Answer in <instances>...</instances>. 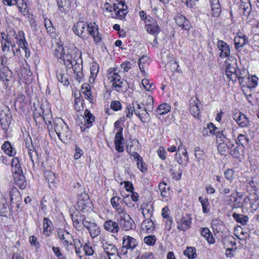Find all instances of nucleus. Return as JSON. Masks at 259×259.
Masks as SVG:
<instances>
[{"mask_svg":"<svg viewBox=\"0 0 259 259\" xmlns=\"http://www.w3.org/2000/svg\"><path fill=\"white\" fill-rule=\"evenodd\" d=\"M195 156L197 159L198 162L200 163L201 160L203 159L204 156L203 151L201 150L198 147H197L194 149Z\"/></svg>","mask_w":259,"mask_h":259,"instance_id":"nucleus-58","label":"nucleus"},{"mask_svg":"<svg viewBox=\"0 0 259 259\" xmlns=\"http://www.w3.org/2000/svg\"><path fill=\"white\" fill-rule=\"evenodd\" d=\"M170 109L171 108L169 104L167 103H163L158 106L156 110V112L157 114L160 115H164L169 112Z\"/></svg>","mask_w":259,"mask_h":259,"instance_id":"nucleus-41","label":"nucleus"},{"mask_svg":"<svg viewBox=\"0 0 259 259\" xmlns=\"http://www.w3.org/2000/svg\"><path fill=\"white\" fill-rule=\"evenodd\" d=\"M14 180L16 185L21 189H24L26 187L27 183L25 178L22 174L14 175Z\"/></svg>","mask_w":259,"mask_h":259,"instance_id":"nucleus-30","label":"nucleus"},{"mask_svg":"<svg viewBox=\"0 0 259 259\" xmlns=\"http://www.w3.org/2000/svg\"><path fill=\"white\" fill-rule=\"evenodd\" d=\"M201 234L209 244H213L215 242L214 238L210 230L207 228L201 229Z\"/></svg>","mask_w":259,"mask_h":259,"instance_id":"nucleus-36","label":"nucleus"},{"mask_svg":"<svg viewBox=\"0 0 259 259\" xmlns=\"http://www.w3.org/2000/svg\"><path fill=\"white\" fill-rule=\"evenodd\" d=\"M233 217L237 222L241 224L242 225H246L249 220L248 217L247 216L242 214L234 213L233 214Z\"/></svg>","mask_w":259,"mask_h":259,"instance_id":"nucleus-42","label":"nucleus"},{"mask_svg":"<svg viewBox=\"0 0 259 259\" xmlns=\"http://www.w3.org/2000/svg\"><path fill=\"white\" fill-rule=\"evenodd\" d=\"M142 83L145 90L148 91H152L154 88L153 85L150 82V81L148 79H142Z\"/></svg>","mask_w":259,"mask_h":259,"instance_id":"nucleus-61","label":"nucleus"},{"mask_svg":"<svg viewBox=\"0 0 259 259\" xmlns=\"http://www.w3.org/2000/svg\"><path fill=\"white\" fill-rule=\"evenodd\" d=\"M26 148L28 149V154L30 160L34 164L33 157L37 156L36 152L32 145L28 144H26Z\"/></svg>","mask_w":259,"mask_h":259,"instance_id":"nucleus-49","label":"nucleus"},{"mask_svg":"<svg viewBox=\"0 0 259 259\" xmlns=\"http://www.w3.org/2000/svg\"><path fill=\"white\" fill-rule=\"evenodd\" d=\"M122 245L124 248L133 250L136 247L137 243L134 238L130 236H124L122 239Z\"/></svg>","mask_w":259,"mask_h":259,"instance_id":"nucleus-26","label":"nucleus"},{"mask_svg":"<svg viewBox=\"0 0 259 259\" xmlns=\"http://www.w3.org/2000/svg\"><path fill=\"white\" fill-rule=\"evenodd\" d=\"M177 162L180 164L183 163L184 160L186 162L189 161V158L186 147L180 141V144L178 148V152L176 154Z\"/></svg>","mask_w":259,"mask_h":259,"instance_id":"nucleus-10","label":"nucleus"},{"mask_svg":"<svg viewBox=\"0 0 259 259\" xmlns=\"http://www.w3.org/2000/svg\"><path fill=\"white\" fill-rule=\"evenodd\" d=\"M17 5L19 11L24 15L28 12V7L24 0H17L15 3Z\"/></svg>","mask_w":259,"mask_h":259,"instance_id":"nucleus-44","label":"nucleus"},{"mask_svg":"<svg viewBox=\"0 0 259 259\" xmlns=\"http://www.w3.org/2000/svg\"><path fill=\"white\" fill-rule=\"evenodd\" d=\"M135 114L143 122H147L149 119V115L144 106L142 103H139L138 102H133Z\"/></svg>","mask_w":259,"mask_h":259,"instance_id":"nucleus-5","label":"nucleus"},{"mask_svg":"<svg viewBox=\"0 0 259 259\" xmlns=\"http://www.w3.org/2000/svg\"><path fill=\"white\" fill-rule=\"evenodd\" d=\"M84 122L81 123L80 129L82 132L84 131L86 128H89L92 125L93 123L95 121V117L91 113V112L86 110L84 113V116L83 117Z\"/></svg>","mask_w":259,"mask_h":259,"instance_id":"nucleus-18","label":"nucleus"},{"mask_svg":"<svg viewBox=\"0 0 259 259\" xmlns=\"http://www.w3.org/2000/svg\"><path fill=\"white\" fill-rule=\"evenodd\" d=\"M125 113L126 115V116L127 118H131L133 115V113H135V109L134 107H133V103L130 104L125 108Z\"/></svg>","mask_w":259,"mask_h":259,"instance_id":"nucleus-57","label":"nucleus"},{"mask_svg":"<svg viewBox=\"0 0 259 259\" xmlns=\"http://www.w3.org/2000/svg\"><path fill=\"white\" fill-rule=\"evenodd\" d=\"M145 28L149 33L153 35L158 34L161 30L157 21L152 18H149L146 22Z\"/></svg>","mask_w":259,"mask_h":259,"instance_id":"nucleus-13","label":"nucleus"},{"mask_svg":"<svg viewBox=\"0 0 259 259\" xmlns=\"http://www.w3.org/2000/svg\"><path fill=\"white\" fill-rule=\"evenodd\" d=\"M108 79L117 91L119 92L121 90L123 81L121 80V77L118 73L109 72L108 75Z\"/></svg>","mask_w":259,"mask_h":259,"instance_id":"nucleus-15","label":"nucleus"},{"mask_svg":"<svg viewBox=\"0 0 259 259\" xmlns=\"http://www.w3.org/2000/svg\"><path fill=\"white\" fill-rule=\"evenodd\" d=\"M124 7L127 8V6L125 4L124 0H116L113 4V10L124 8Z\"/></svg>","mask_w":259,"mask_h":259,"instance_id":"nucleus-59","label":"nucleus"},{"mask_svg":"<svg viewBox=\"0 0 259 259\" xmlns=\"http://www.w3.org/2000/svg\"><path fill=\"white\" fill-rule=\"evenodd\" d=\"M87 26L89 33L93 37L96 43L100 42L102 38L98 31V26L95 23L90 22Z\"/></svg>","mask_w":259,"mask_h":259,"instance_id":"nucleus-17","label":"nucleus"},{"mask_svg":"<svg viewBox=\"0 0 259 259\" xmlns=\"http://www.w3.org/2000/svg\"><path fill=\"white\" fill-rule=\"evenodd\" d=\"M99 66L97 64H93L91 68V78L94 80L99 71Z\"/></svg>","mask_w":259,"mask_h":259,"instance_id":"nucleus-62","label":"nucleus"},{"mask_svg":"<svg viewBox=\"0 0 259 259\" xmlns=\"http://www.w3.org/2000/svg\"><path fill=\"white\" fill-rule=\"evenodd\" d=\"M221 226L222 223L219 220L215 219L212 221L211 227L212 229L216 231L217 232H219L221 231Z\"/></svg>","mask_w":259,"mask_h":259,"instance_id":"nucleus-60","label":"nucleus"},{"mask_svg":"<svg viewBox=\"0 0 259 259\" xmlns=\"http://www.w3.org/2000/svg\"><path fill=\"white\" fill-rule=\"evenodd\" d=\"M87 25L83 21H78L73 27L74 33L80 37H83V33Z\"/></svg>","mask_w":259,"mask_h":259,"instance_id":"nucleus-28","label":"nucleus"},{"mask_svg":"<svg viewBox=\"0 0 259 259\" xmlns=\"http://www.w3.org/2000/svg\"><path fill=\"white\" fill-rule=\"evenodd\" d=\"M117 222L119 226L124 231H129L135 228V224L133 219L125 211L116 215Z\"/></svg>","mask_w":259,"mask_h":259,"instance_id":"nucleus-3","label":"nucleus"},{"mask_svg":"<svg viewBox=\"0 0 259 259\" xmlns=\"http://www.w3.org/2000/svg\"><path fill=\"white\" fill-rule=\"evenodd\" d=\"M123 128H120L119 130L118 131L115 136V144H123L124 138L122 135Z\"/></svg>","mask_w":259,"mask_h":259,"instance_id":"nucleus-51","label":"nucleus"},{"mask_svg":"<svg viewBox=\"0 0 259 259\" xmlns=\"http://www.w3.org/2000/svg\"><path fill=\"white\" fill-rule=\"evenodd\" d=\"M239 11L244 15H248L251 11V5L249 0H241L239 5Z\"/></svg>","mask_w":259,"mask_h":259,"instance_id":"nucleus-31","label":"nucleus"},{"mask_svg":"<svg viewBox=\"0 0 259 259\" xmlns=\"http://www.w3.org/2000/svg\"><path fill=\"white\" fill-rule=\"evenodd\" d=\"M103 227L106 231L113 234H117L120 229L118 222L111 220L106 221L104 222Z\"/></svg>","mask_w":259,"mask_h":259,"instance_id":"nucleus-20","label":"nucleus"},{"mask_svg":"<svg viewBox=\"0 0 259 259\" xmlns=\"http://www.w3.org/2000/svg\"><path fill=\"white\" fill-rule=\"evenodd\" d=\"M167 66L169 67L172 72L178 71L179 68V65L175 60H172L168 62Z\"/></svg>","mask_w":259,"mask_h":259,"instance_id":"nucleus-64","label":"nucleus"},{"mask_svg":"<svg viewBox=\"0 0 259 259\" xmlns=\"http://www.w3.org/2000/svg\"><path fill=\"white\" fill-rule=\"evenodd\" d=\"M258 78L256 76H252L251 77H247L244 80V84H242V87H247L248 88H255L258 83Z\"/></svg>","mask_w":259,"mask_h":259,"instance_id":"nucleus-33","label":"nucleus"},{"mask_svg":"<svg viewBox=\"0 0 259 259\" xmlns=\"http://www.w3.org/2000/svg\"><path fill=\"white\" fill-rule=\"evenodd\" d=\"M57 78L59 82L65 85H68L69 84L68 80V75L64 68H59L56 72Z\"/></svg>","mask_w":259,"mask_h":259,"instance_id":"nucleus-25","label":"nucleus"},{"mask_svg":"<svg viewBox=\"0 0 259 259\" xmlns=\"http://www.w3.org/2000/svg\"><path fill=\"white\" fill-rule=\"evenodd\" d=\"M192 219L189 214H182L177 218V228L183 231H185L191 227Z\"/></svg>","mask_w":259,"mask_h":259,"instance_id":"nucleus-6","label":"nucleus"},{"mask_svg":"<svg viewBox=\"0 0 259 259\" xmlns=\"http://www.w3.org/2000/svg\"><path fill=\"white\" fill-rule=\"evenodd\" d=\"M57 236L66 247H69V245H72L73 237L71 234L66 230L62 229H58Z\"/></svg>","mask_w":259,"mask_h":259,"instance_id":"nucleus-9","label":"nucleus"},{"mask_svg":"<svg viewBox=\"0 0 259 259\" xmlns=\"http://www.w3.org/2000/svg\"><path fill=\"white\" fill-rule=\"evenodd\" d=\"M231 189L227 185V184L224 182L221 185L219 189V192L221 195H222L223 198L228 196L227 195L230 192Z\"/></svg>","mask_w":259,"mask_h":259,"instance_id":"nucleus-48","label":"nucleus"},{"mask_svg":"<svg viewBox=\"0 0 259 259\" xmlns=\"http://www.w3.org/2000/svg\"><path fill=\"white\" fill-rule=\"evenodd\" d=\"M44 177L48 182L49 187L53 189L56 187L57 184V180L55 174L50 170H47L45 171Z\"/></svg>","mask_w":259,"mask_h":259,"instance_id":"nucleus-23","label":"nucleus"},{"mask_svg":"<svg viewBox=\"0 0 259 259\" xmlns=\"http://www.w3.org/2000/svg\"><path fill=\"white\" fill-rule=\"evenodd\" d=\"M236 74L237 75L236 80L238 79L239 80L240 85L244 84V80H245L247 77V71L245 69H238Z\"/></svg>","mask_w":259,"mask_h":259,"instance_id":"nucleus-40","label":"nucleus"},{"mask_svg":"<svg viewBox=\"0 0 259 259\" xmlns=\"http://www.w3.org/2000/svg\"><path fill=\"white\" fill-rule=\"evenodd\" d=\"M234 171L232 169H227L224 172V176L225 179L229 181L230 183L232 182L234 179Z\"/></svg>","mask_w":259,"mask_h":259,"instance_id":"nucleus-54","label":"nucleus"},{"mask_svg":"<svg viewBox=\"0 0 259 259\" xmlns=\"http://www.w3.org/2000/svg\"><path fill=\"white\" fill-rule=\"evenodd\" d=\"M11 72L8 69H5L4 71L0 72V78L3 80H9L11 77Z\"/></svg>","mask_w":259,"mask_h":259,"instance_id":"nucleus-56","label":"nucleus"},{"mask_svg":"<svg viewBox=\"0 0 259 259\" xmlns=\"http://www.w3.org/2000/svg\"><path fill=\"white\" fill-rule=\"evenodd\" d=\"M198 200L201 204L203 212L204 213H208L210 210V203L208 199L207 198L199 196Z\"/></svg>","mask_w":259,"mask_h":259,"instance_id":"nucleus-39","label":"nucleus"},{"mask_svg":"<svg viewBox=\"0 0 259 259\" xmlns=\"http://www.w3.org/2000/svg\"><path fill=\"white\" fill-rule=\"evenodd\" d=\"M217 47L221 51L220 57L221 58L230 57V49L229 46L223 40L217 42Z\"/></svg>","mask_w":259,"mask_h":259,"instance_id":"nucleus-22","label":"nucleus"},{"mask_svg":"<svg viewBox=\"0 0 259 259\" xmlns=\"http://www.w3.org/2000/svg\"><path fill=\"white\" fill-rule=\"evenodd\" d=\"M224 200L234 208H240L243 206L242 195L238 192L236 194H231L230 196L225 197Z\"/></svg>","mask_w":259,"mask_h":259,"instance_id":"nucleus-8","label":"nucleus"},{"mask_svg":"<svg viewBox=\"0 0 259 259\" xmlns=\"http://www.w3.org/2000/svg\"><path fill=\"white\" fill-rule=\"evenodd\" d=\"M55 131L59 138L63 142L71 139V133L69 127L61 118H56L53 121Z\"/></svg>","mask_w":259,"mask_h":259,"instance_id":"nucleus-1","label":"nucleus"},{"mask_svg":"<svg viewBox=\"0 0 259 259\" xmlns=\"http://www.w3.org/2000/svg\"><path fill=\"white\" fill-rule=\"evenodd\" d=\"M103 248L109 259H120L117 248L114 245L104 243Z\"/></svg>","mask_w":259,"mask_h":259,"instance_id":"nucleus-11","label":"nucleus"},{"mask_svg":"<svg viewBox=\"0 0 259 259\" xmlns=\"http://www.w3.org/2000/svg\"><path fill=\"white\" fill-rule=\"evenodd\" d=\"M110 107L114 111H119L121 109V104L119 101H113L111 103Z\"/></svg>","mask_w":259,"mask_h":259,"instance_id":"nucleus-63","label":"nucleus"},{"mask_svg":"<svg viewBox=\"0 0 259 259\" xmlns=\"http://www.w3.org/2000/svg\"><path fill=\"white\" fill-rule=\"evenodd\" d=\"M71 217L73 226L77 230L79 229L81 227V222L82 223V221L85 220L82 219L81 214L79 212L76 214H72Z\"/></svg>","mask_w":259,"mask_h":259,"instance_id":"nucleus-38","label":"nucleus"},{"mask_svg":"<svg viewBox=\"0 0 259 259\" xmlns=\"http://www.w3.org/2000/svg\"><path fill=\"white\" fill-rule=\"evenodd\" d=\"M2 46L3 47V51L5 52H7L6 54L4 55V59L5 58L6 60H7L8 56H9V53L10 54L9 56L12 55L13 56H15V52L12 50V52L10 51L9 49V42L7 41L6 40H3L2 41Z\"/></svg>","mask_w":259,"mask_h":259,"instance_id":"nucleus-43","label":"nucleus"},{"mask_svg":"<svg viewBox=\"0 0 259 259\" xmlns=\"http://www.w3.org/2000/svg\"><path fill=\"white\" fill-rule=\"evenodd\" d=\"M211 8L212 16L218 17L221 12V8L219 1L212 0L211 3Z\"/></svg>","mask_w":259,"mask_h":259,"instance_id":"nucleus-35","label":"nucleus"},{"mask_svg":"<svg viewBox=\"0 0 259 259\" xmlns=\"http://www.w3.org/2000/svg\"><path fill=\"white\" fill-rule=\"evenodd\" d=\"M177 24L183 29L189 30L191 25L189 20L183 15L178 14L175 18Z\"/></svg>","mask_w":259,"mask_h":259,"instance_id":"nucleus-24","label":"nucleus"},{"mask_svg":"<svg viewBox=\"0 0 259 259\" xmlns=\"http://www.w3.org/2000/svg\"><path fill=\"white\" fill-rule=\"evenodd\" d=\"M110 203L115 210L116 215H117L120 213H123L126 211V209L124 207H122L120 205L121 203V198L118 196H114L111 198L110 200Z\"/></svg>","mask_w":259,"mask_h":259,"instance_id":"nucleus-19","label":"nucleus"},{"mask_svg":"<svg viewBox=\"0 0 259 259\" xmlns=\"http://www.w3.org/2000/svg\"><path fill=\"white\" fill-rule=\"evenodd\" d=\"M154 228V223L150 219L145 220L141 224L142 231L144 233H151Z\"/></svg>","mask_w":259,"mask_h":259,"instance_id":"nucleus-29","label":"nucleus"},{"mask_svg":"<svg viewBox=\"0 0 259 259\" xmlns=\"http://www.w3.org/2000/svg\"><path fill=\"white\" fill-rule=\"evenodd\" d=\"M16 39L19 47L24 51L25 57L26 58L29 57L30 56V52L28 48V44L25 40L24 32L19 31L17 34Z\"/></svg>","mask_w":259,"mask_h":259,"instance_id":"nucleus-12","label":"nucleus"},{"mask_svg":"<svg viewBox=\"0 0 259 259\" xmlns=\"http://www.w3.org/2000/svg\"><path fill=\"white\" fill-rule=\"evenodd\" d=\"M80 56L81 54L79 50L73 46L65 50L62 60L64 61L65 66L70 68L74 63L76 62Z\"/></svg>","mask_w":259,"mask_h":259,"instance_id":"nucleus-2","label":"nucleus"},{"mask_svg":"<svg viewBox=\"0 0 259 259\" xmlns=\"http://www.w3.org/2000/svg\"><path fill=\"white\" fill-rule=\"evenodd\" d=\"M218 149L221 155H225L228 152V147L224 142H222V143H219L218 144Z\"/></svg>","mask_w":259,"mask_h":259,"instance_id":"nucleus-52","label":"nucleus"},{"mask_svg":"<svg viewBox=\"0 0 259 259\" xmlns=\"http://www.w3.org/2000/svg\"><path fill=\"white\" fill-rule=\"evenodd\" d=\"M78 209L84 212L92 210V203L89 195L86 193L82 194L77 201Z\"/></svg>","mask_w":259,"mask_h":259,"instance_id":"nucleus-7","label":"nucleus"},{"mask_svg":"<svg viewBox=\"0 0 259 259\" xmlns=\"http://www.w3.org/2000/svg\"><path fill=\"white\" fill-rule=\"evenodd\" d=\"M148 58L147 56H143L140 59L139 61V68L143 75H146V72L145 70L146 67V63L148 61Z\"/></svg>","mask_w":259,"mask_h":259,"instance_id":"nucleus-47","label":"nucleus"},{"mask_svg":"<svg viewBox=\"0 0 259 259\" xmlns=\"http://www.w3.org/2000/svg\"><path fill=\"white\" fill-rule=\"evenodd\" d=\"M156 240V237L154 235H149L144 239V243L150 246H153L155 244Z\"/></svg>","mask_w":259,"mask_h":259,"instance_id":"nucleus-55","label":"nucleus"},{"mask_svg":"<svg viewBox=\"0 0 259 259\" xmlns=\"http://www.w3.org/2000/svg\"><path fill=\"white\" fill-rule=\"evenodd\" d=\"M159 188L160 191L161 195L163 198V200H168L170 195V187L167 186L166 183L161 182L159 184Z\"/></svg>","mask_w":259,"mask_h":259,"instance_id":"nucleus-27","label":"nucleus"},{"mask_svg":"<svg viewBox=\"0 0 259 259\" xmlns=\"http://www.w3.org/2000/svg\"><path fill=\"white\" fill-rule=\"evenodd\" d=\"M227 64L226 74L230 80L236 81V73L238 69L235 58L233 57L228 58L225 61Z\"/></svg>","mask_w":259,"mask_h":259,"instance_id":"nucleus-4","label":"nucleus"},{"mask_svg":"<svg viewBox=\"0 0 259 259\" xmlns=\"http://www.w3.org/2000/svg\"><path fill=\"white\" fill-rule=\"evenodd\" d=\"M43 232L47 236H50L52 234V222L47 218L43 220Z\"/></svg>","mask_w":259,"mask_h":259,"instance_id":"nucleus-37","label":"nucleus"},{"mask_svg":"<svg viewBox=\"0 0 259 259\" xmlns=\"http://www.w3.org/2000/svg\"><path fill=\"white\" fill-rule=\"evenodd\" d=\"M184 254L189 259H194L196 257V249L192 247H187L184 250Z\"/></svg>","mask_w":259,"mask_h":259,"instance_id":"nucleus-45","label":"nucleus"},{"mask_svg":"<svg viewBox=\"0 0 259 259\" xmlns=\"http://www.w3.org/2000/svg\"><path fill=\"white\" fill-rule=\"evenodd\" d=\"M113 11L115 12L116 18L122 20L125 19V17L127 13V8L124 7V8H120V9H116Z\"/></svg>","mask_w":259,"mask_h":259,"instance_id":"nucleus-46","label":"nucleus"},{"mask_svg":"<svg viewBox=\"0 0 259 259\" xmlns=\"http://www.w3.org/2000/svg\"><path fill=\"white\" fill-rule=\"evenodd\" d=\"M58 8L61 12H63L64 7H68L70 6V2L69 0H57Z\"/></svg>","mask_w":259,"mask_h":259,"instance_id":"nucleus-53","label":"nucleus"},{"mask_svg":"<svg viewBox=\"0 0 259 259\" xmlns=\"http://www.w3.org/2000/svg\"><path fill=\"white\" fill-rule=\"evenodd\" d=\"M1 148L4 152L10 156H14L16 153L15 149L12 146L11 143L8 141H5Z\"/></svg>","mask_w":259,"mask_h":259,"instance_id":"nucleus-34","label":"nucleus"},{"mask_svg":"<svg viewBox=\"0 0 259 259\" xmlns=\"http://www.w3.org/2000/svg\"><path fill=\"white\" fill-rule=\"evenodd\" d=\"M82 224L89 231L91 237L95 238L100 234V227L96 224L83 220Z\"/></svg>","mask_w":259,"mask_h":259,"instance_id":"nucleus-16","label":"nucleus"},{"mask_svg":"<svg viewBox=\"0 0 259 259\" xmlns=\"http://www.w3.org/2000/svg\"><path fill=\"white\" fill-rule=\"evenodd\" d=\"M248 42V38L245 35H237L234 38V43L237 49L243 47Z\"/></svg>","mask_w":259,"mask_h":259,"instance_id":"nucleus-32","label":"nucleus"},{"mask_svg":"<svg viewBox=\"0 0 259 259\" xmlns=\"http://www.w3.org/2000/svg\"><path fill=\"white\" fill-rule=\"evenodd\" d=\"M233 118L238 124L242 127H247L249 125V121L247 117L240 112L234 113Z\"/></svg>","mask_w":259,"mask_h":259,"instance_id":"nucleus-21","label":"nucleus"},{"mask_svg":"<svg viewBox=\"0 0 259 259\" xmlns=\"http://www.w3.org/2000/svg\"><path fill=\"white\" fill-rule=\"evenodd\" d=\"M201 103L196 97H192L189 101V110L195 118L198 117L200 113Z\"/></svg>","mask_w":259,"mask_h":259,"instance_id":"nucleus-14","label":"nucleus"},{"mask_svg":"<svg viewBox=\"0 0 259 259\" xmlns=\"http://www.w3.org/2000/svg\"><path fill=\"white\" fill-rule=\"evenodd\" d=\"M65 50L61 45H59L54 51V55L58 58L62 59Z\"/></svg>","mask_w":259,"mask_h":259,"instance_id":"nucleus-50","label":"nucleus"}]
</instances>
